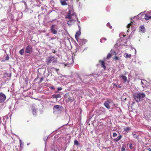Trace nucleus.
Returning <instances> with one entry per match:
<instances>
[{"label": "nucleus", "instance_id": "obj_5", "mask_svg": "<svg viewBox=\"0 0 151 151\" xmlns=\"http://www.w3.org/2000/svg\"><path fill=\"white\" fill-rule=\"evenodd\" d=\"M62 109V107L58 105H57L53 107V112L55 113L59 112Z\"/></svg>", "mask_w": 151, "mask_h": 151}, {"label": "nucleus", "instance_id": "obj_8", "mask_svg": "<svg viewBox=\"0 0 151 151\" xmlns=\"http://www.w3.org/2000/svg\"><path fill=\"white\" fill-rule=\"evenodd\" d=\"M32 47L31 46H28L26 48L25 52L27 53H30L32 52Z\"/></svg>", "mask_w": 151, "mask_h": 151}, {"label": "nucleus", "instance_id": "obj_18", "mask_svg": "<svg viewBox=\"0 0 151 151\" xmlns=\"http://www.w3.org/2000/svg\"><path fill=\"white\" fill-rule=\"evenodd\" d=\"M131 54H128L126 53H125L124 54V57H125L126 58H130L131 56Z\"/></svg>", "mask_w": 151, "mask_h": 151}, {"label": "nucleus", "instance_id": "obj_22", "mask_svg": "<svg viewBox=\"0 0 151 151\" xmlns=\"http://www.w3.org/2000/svg\"><path fill=\"white\" fill-rule=\"evenodd\" d=\"M24 49H22L19 51V53L21 55H23L24 53Z\"/></svg>", "mask_w": 151, "mask_h": 151}, {"label": "nucleus", "instance_id": "obj_34", "mask_svg": "<svg viewBox=\"0 0 151 151\" xmlns=\"http://www.w3.org/2000/svg\"><path fill=\"white\" fill-rule=\"evenodd\" d=\"M57 89L58 91H60L62 89V88L61 87H58Z\"/></svg>", "mask_w": 151, "mask_h": 151}, {"label": "nucleus", "instance_id": "obj_19", "mask_svg": "<svg viewBox=\"0 0 151 151\" xmlns=\"http://www.w3.org/2000/svg\"><path fill=\"white\" fill-rule=\"evenodd\" d=\"M122 136L121 135H120L117 138L114 139L115 141L117 142L119 140L122 138Z\"/></svg>", "mask_w": 151, "mask_h": 151}, {"label": "nucleus", "instance_id": "obj_40", "mask_svg": "<svg viewBox=\"0 0 151 151\" xmlns=\"http://www.w3.org/2000/svg\"><path fill=\"white\" fill-rule=\"evenodd\" d=\"M133 135L134 136L135 135V134L132 133Z\"/></svg>", "mask_w": 151, "mask_h": 151}, {"label": "nucleus", "instance_id": "obj_21", "mask_svg": "<svg viewBox=\"0 0 151 151\" xmlns=\"http://www.w3.org/2000/svg\"><path fill=\"white\" fill-rule=\"evenodd\" d=\"M124 131L127 132H129L130 130H131V129L129 127L124 128Z\"/></svg>", "mask_w": 151, "mask_h": 151}, {"label": "nucleus", "instance_id": "obj_37", "mask_svg": "<svg viewBox=\"0 0 151 151\" xmlns=\"http://www.w3.org/2000/svg\"><path fill=\"white\" fill-rule=\"evenodd\" d=\"M116 86L117 87L119 88H121V86H120L119 85H118V86Z\"/></svg>", "mask_w": 151, "mask_h": 151}, {"label": "nucleus", "instance_id": "obj_41", "mask_svg": "<svg viewBox=\"0 0 151 151\" xmlns=\"http://www.w3.org/2000/svg\"><path fill=\"white\" fill-rule=\"evenodd\" d=\"M1 118L0 117V122L1 121Z\"/></svg>", "mask_w": 151, "mask_h": 151}, {"label": "nucleus", "instance_id": "obj_42", "mask_svg": "<svg viewBox=\"0 0 151 151\" xmlns=\"http://www.w3.org/2000/svg\"><path fill=\"white\" fill-rule=\"evenodd\" d=\"M129 29H128V30H127V31H128H128H129Z\"/></svg>", "mask_w": 151, "mask_h": 151}, {"label": "nucleus", "instance_id": "obj_12", "mask_svg": "<svg viewBox=\"0 0 151 151\" xmlns=\"http://www.w3.org/2000/svg\"><path fill=\"white\" fill-rule=\"evenodd\" d=\"M139 29L140 31L143 33L145 32V29L144 26L143 25L140 26L139 28Z\"/></svg>", "mask_w": 151, "mask_h": 151}, {"label": "nucleus", "instance_id": "obj_25", "mask_svg": "<svg viewBox=\"0 0 151 151\" xmlns=\"http://www.w3.org/2000/svg\"><path fill=\"white\" fill-rule=\"evenodd\" d=\"M113 59L115 60H119V57L115 56L113 58Z\"/></svg>", "mask_w": 151, "mask_h": 151}, {"label": "nucleus", "instance_id": "obj_11", "mask_svg": "<svg viewBox=\"0 0 151 151\" xmlns=\"http://www.w3.org/2000/svg\"><path fill=\"white\" fill-rule=\"evenodd\" d=\"M78 27L79 28V30L78 32H77L76 33V34L75 36V37L76 39L77 40H78V37L81 34V32H80V27L79 26H78Z\"/></svg>", "mask_w": 151, "mask_h": 151}, {"label": "nucleus", "instance_id": "obj_24", "mask_svg": "<svg viewBox=\"0 0 151 151\" xmlns=\"http://www.w3.org/2000/svg\"><path fill=\"white\" fill-rule=\"evenodd\" d=\"M80 144L78 143V141L77 140H75L74 141V145H77V146L78 145Z\"/></svg>", "mask_w": 151, "mask_h": 151}, {"label": "nucleus", "instance_id": "obj_4", "mask_svg": "<svg viewBox=\"0 0 151 151\" xmlns=\"http://www.w3.org/2000/svg\"><path fill=\"white\" fill-rule=\"evenodd\" d=\"M113 102V101L111 99H108L104 103V105L108 109H110V105H112Z\"/></svg>", "mask_w": 151, "mask_h": 151}, {"label": "nucleus", "instance_id": "obj_28", "mask_svg": "<svg viewBox=\"0 0 151 151\" xmlns=\"http://www.w3.org/2000/svg\"><path fill=\"white\" fill-rule=\"evenodd\" d=\"M130 148L131 149L132 148V144H130L129 145Z\"/></svg>", "mask_w": 151, "mask_h": 151}, {"label": "nucleus", "instance_id": "obj_13", "mask_svg": "<svg viewBox=\"0 0 151 151\" xmlns=\"http://www.w3.org/2000/svg\"><path fill=\"white\" fill-rule=\"evenodd\" d=\"M60 1L62 5H66L67 4L66 0H60Z\"/></svg>", "mask_w": 151, "mask_h": 151}, {"label": "nucleus", "instance_id": "obj_16", "mask_svg": "<svg viewBox=\"0 0 151 151\" xmlns=\"http://www.w3.org/2000/svg\"><path fill=\"white\" fill-rule=\"evenodd\" d=\"M32 112L34 115L36 114V110L35 107L34 106H32Z\"/></svg>", "mask_w": 151, "mask_h": 151}, {"label": "nucleus", "instance_id": "obj_1", "mask_svg": "<svg viewBox=\"0 0 151 151\" xmlns=\"http://www.w3.org/2000/svg\"><path fill=\"white\" fill-rule=\"evenodd\" d=\"M65 18H68L69 20L67 22V23L69 25H71V22H73L78 19L76 15L75 14L74 12L72 9L69 10Z\"/></svg>", "mask_w": 151, "mask_h": 151}, {"label": "nucleus", "instance_id": "obj_33", "mask_svg": "<svg viewBox=\"0 0 151 151\" xmlns=\"http://www.w3.org/2000/svg\"><path fill=\"white\" fill-rule=\"evenodd\" d=\"M50 88L51 89H52L53 90H54L55 89V88L54 87L52 86H51L50 87Z\"/></svg>", "mask_w": 151, "mask_h": 151}, {"label": "nucleus", "instance_id": "obj_29", "mask_svg": "<svg viewBox=\"0 0 151 151\" xmlns=\"http://www.w3.org/2000/svg\"><path fill=\"white\" fill-rule=\"evenodd\" d=\"M103 40H106V38H102V39H101L100 40V42H103Z\"/></svg>", "mask_w": 151, "mask_h": 151}, {"label": "nucleus", "instance_id": "obj_26", "mask_svg": "<svg viewBox=\"0 0 151 151\" xmlns=\"http://www.w3.org/2000/svg\"><path fill=\"white\" fill-rule=\"evenodd\" d=\"M121 151H125V148L124 147H123L122 148Z\"/></svg>", "mask_w": 151, "mask_h": 151}, {"label": "nucleus", "instance_id": "obj_10", "mask_svg": "<svg viewBox=\"0 0 151 151\" xmlns=\"http://www.w3.org/2000/svg\"><path fill=\"white\" fill-rule=\"evenodd\" d=\"M116 55V52H115L113 50H111V53H109L107 56V58H109L111 57V56H112L113 55Z\"/></svg>", "mask_w": 151, "mask_h": 151}, {"label": "nucleus", "instance_id": "obj_30", "mask_svg": "<svg viewBox=\"0 0 151 151\" xmlns=\"http://www.w3.org/2000/svg\"><path fill=\"white\" fill-rule=\"evenodd\" d=\"M117 136V134L115 132H114L113 133V136L114 137H115Z\"/></svg>", "mask_w": 151, "mask_h": 151}, {"label": "nucleus", "instance_id": "obj_2", "mask_svg": "<svg viewBox=\"0 0 151 151\" xmlns=\"http://www.w3.org/2000/svg\"><path fill=\"white\" fill-rule=\"evenodd\" d=\"M145 96V95L144 93L139 92L135 93L134 94V96L135 100L138 102L142 101Z\"/></svg>", "mask_w": 151, "mask_h": 151}, {"label": "nucleus", "instance_id": "obj_38", "mask_svg": "<svg viewBox=\"0 0 151 151\" xmlns=\"http://www.w3.org/2000/svg\"><path fill=\"white\" fill-rule=\"evenodd\" d=\"M43 80V78H41L40 79V82H41Z\"/></svg>", "mask_w": 151, "mask_h": 151}, {"label": "nucleus", "instance_id": "obj_39", "mask_svg": "<svg viewBox=\"0 0 151 151\" xmlns=\"http://www.w3.org/2000/svg\"><path fill=\"white\" fill-rule=\"evenodd\" d=\"M19 141H20V144L21 145V140L20 139H19Z\"/></svg>", "mask_w": 151, "mask_h": 151}, {"label": "nucleus", "instance_id": "obj_14", "mask_svg": "<svg viewBox=\"0 0 151 151\" xmlns=\"http://www.w3.org/2000/svg\"><path fill=\"white\" fill-rule=\"evenodd\" d=\"M52 97L53 98H60L61 97V96L60 94H58L57 95L53 94L52 95Z\"/></svg>", "mask_w": 151, "mask_h": 151}, {"label": "nucleus", "instance_id": "obj_31", "mask_svg": "<svg viewBox=\"0 0 151 151\" xmlns=\"http://www.w3.org/2000/svg\"><path fill=\"white\" fill-rule=\"evenodd\" d=\"M131 25H132V24H128L127 26V28H129L131 26Z\"/></svg>", "mask_w": 151, "mask_h": 151}, {"label": "nucleus", "instance_id": "obj_23", "mask_svg": "<svg viewBox=\"0 0 151 151\" xmlns=\"http://www.w3.org/2000/svg\"><path fill=\"white\" fill-rule=\"evenodd\" d=\"M144 82L142 81H141V83L142 85V87L143 88L145 87V83H146L147 82L146 81H144Z\"/></svg>", "mask_w": 151, "mask_h": 151}, {"label": "nucleus", "instance_id": "obj_15", "mask_svg": "<svg viewBox=\"0 0 151 151\" xmlns=\"http://www.w3.org/2000/svg\"><path fill=\"white\" fill-rule=\"evenodd\" d=\"M121 77L122 79L124 81V82H125L127 81V78L126 77L124 76H122Z\"/></svg>", "mask_w": 151, "mask_h": 151}, {"label": "nucleus", "instance_id": "obj_7", "mask_svg": "<svg viewBox=\"0 0 151 151\" xmlns=\"http://www.w3.org/2000/svg\"><path fill=\"white\" fill-rule=\"evenodd\" d=\"M6 97L5 95L3 93H0V103L4 101L6 99Z\"/></svg>", "mask_w": 151, "mask_h": 151}, {"label": "nucleus", "instance_id": "obj_17", "mask_svg": "<svg viewBox=\"0 0 151 151\" xmlns=\"http://www.w3.org/2000/svg\"><path fill=\"white\" fill-rule=\"evenodd\" d=\"M100 63L101 64V66L104 69H105L106 68V66L105 65V63L104 62L100 60Z\"/></svg>", "mask_w": 151, "mask_h": 151}, {"label": "nucleus", "instance_id": "obj_3", "mask_svg": "<svg viewBox=\"0 0 151 151\" xmlns=\"http://www.w3.org/2000/svg\"><path fill=\"white\" fill-rule=\"evenodd\" d=\"M56 59L54 57H48L47 58L46 63L47 65H49L50 63H56Z\"/></svg>", "mask_w": 151, "mask_h": 151}, {"label": "nucleus", "instance_id": "obj_35", "mask_svg": "<svg viewBox=\"0 0 151 151\" xmlns=\"http://www.w3.org/2000/svg\"><path fill=\"white\" fill-rule=\"evenodd\" d=\"M134 138H136V139H137L138 138V136L137 135H134Z\"/></svg>", "mask_w": 151, "mask_h": 151}, {"label": "nucleus", "instance_id": "obj_20", "mask_svg": "<svg viewBox=\"0 0 151 151\" xmlns=\"http://www.w3.org/2000/svg\"><path fill=\"white\" fill-rule=\"evenodd\" d=\"M145 20H147L149 19H151V17L150 16H148L147 15H145Z\"/></svg>", "mask_w": 151, "mask_h": 151}, {"label": "nucleus", "instance_id": "obj_9", "mask_svg": "<svg viewBox=\"0 0 151 151\" xmlns=\"http://www.w3.org/2000/svg\"><path fill=\"white\" fill-rule=\"evenodd\" d=\"M51 31L54 34H56L57 33V31L55 29V25H52L51 27Z\"/></svg>", "mask_w": 151, "mask_h": 151}, {"label": "nucleus", "instance_id": "obj_36", "mask_svg": "<svg viewBox=\"0 0 151 151\" xmlns=\"http://www.w3.org/2000/svg\"><path fill=\"white\" fill-rule=\"evenodd\" d=\"M147 150L149 151H151V148H147Z\"/></svg>", "mask_w": 151, "mask_h": 151}, {"label": "nucleus", "instance_id": "obj_6", "mask_svg": "<svg viewBox=\"0 0 151 151\" xmlns=\"http://www.w3.org/2000/svg\"><path fill=\"white\" fill-rule=\"evenodd\" d=\"M77 40L81 45H82L87 42V40L80 38H78Z\"/></svg>", "mask_w": 151, "mask_h": 151}, {"label": "nucleus", "instance_id": "obj_32", "mask_svg": "<svg viewBox=\"0 0 151 151\" xmlns=\"http://www.w3.org/2000/svg\"><path fill=\"white\" fill-rule=\"evenodd\" d=\"M9 57L8 56H7L6 57V60H8L9 59Z\"/></svg>", "mask_w": 151, "mask_h": 151}, {"label": "nucleus", "instance_id": "obj_27", "mask_svg": "<svg viewBox=\"0 0 151 151\" xmlns=\"http://www.w3.org/2000/svg\"><path fill=\"white\" fill-rule=\"evenodd\" d=\"M107 26H109L110 28V29H111L112 28V27L111 26H110V23H108L107 24Z\"/></svg>", "mask_w": 151, "mask_h": 151}]
</instances>
